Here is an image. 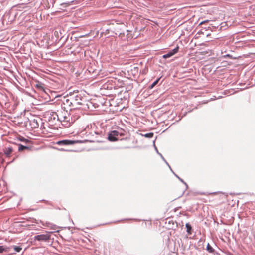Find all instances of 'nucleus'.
Listing matches in <instances>:
<instances>
[{
  "mask_svg": "<svg viewBox=\"0 0 255 255\" xmlns=\"http://www.w3.org/2000/svg\"><path fill=\"white\" fill-rule=\"evenodd\" d=\"M124 134L119 130H113L108 134V139L110 141L114 142L119 140V136H122Z\"/></svg>",
  "mask_w": 255,
  "mask_h": 255,
  "instance_id": "obj_1",
  "label": "nucleus"
},
{
  "mask_svg": "<svg viewBox=\"0 0 255 255\" xmlns=\"http://www.w3.org/2000/svg\"><path fill=\"white\" fill-rule=\"evenodd\" d=\"M58 118L59 120L64 122L72 123L70 120V115L67 112H61L58 115Z\"/></svg>",
  "mask_w": 255,
  "mask_h": 255,
  "instance_id": "obj_2",
  "label": "nucleus"
},
{
  "mask_svg": "<svg viewBox=\"0 0 255 255\" xmlns=\"http://www.w3.org/2000/svg\"><path fill=\"white\" fill-rule=\"evenodd\" d=\"M35 240L39 241H47L50 238V235L49 234H41L36 236Z\"/></svg>",
  "mask_w": 255,
  "mask_h": 255,
  "instance_id": "obj_3",
  "label": "nucleus"
},
{
  "mask_svg": "<svg viewBox=\"0 0 255 255\" xmlns=\"http://www.w3.org/2000/svg\"><path fill=\"white\" fill-rule=\"evenodd\" d=\"M179 50V47H176L175 49H173L171 51L169 52L167 54H165L163 56V58L164 59H166L171 57L174 55L175 54L177 53Z\"/></svg>",
  "mask_w": 255,
  "mask_h": 255,
  "instance_id": "obj_4",
  "label": "nucleus"
},
{
  "mask_svg": "<svg viewBox=\"0 0 255 255\" xmlns=\"http://www.w3.org/2000/svg\"><path fill=\"white\" fill-rule=\"evenodd\" d=\"M75 143L74 141L69 140H63L59 141L57 142L58 145H72Z\"/></svg>",
  "mask_w": 255,
  "mask_h": 255,
  "instance_id": "obj_5",
  "label": "nucleus"
},
{
  "mask_svg": "<svg viewBox=\"0 0 255 255\" xmlns=\"http://www.w3.org/2000/svg\"><path fill=\"white\" fill-rule=\"evenodd\" d=\"M13 150L12 147H5L4 149V153L6 155V157H9L11 156V153H12Z\"/></svg>",
  "mask_w": 255,
  "mask_h": 255,
  "instance_id": "obj_6",
  "label": "nucleus"
},
{
  "mask_svg": "<svg viewBox=\"0 0 255 255\" xmlns=\"http://www.w3.org/2000/svg\"><path fill=\"white\" fill-rule=\"evenodd\" d=\"M186 227L187 228V232H188V233H189V234H191V231L192 230V227L191 226V225L187 223L186 224Z\"/></svg>",
  "mask_w": 255,
  "mask_h": 255,
  "instance_id": "obj_7",
  "label": "nucleus"
},
{
  "mask_svg": "<svg viewBox=\"0 0 255 255\" xmlns=\"http://www.w3.org/2000/svg\"><path fill=\"white\" fill-rule=\"evenodd\" d=\"M160 78L157 79L155 81H154L149 87L150 89H152L157 83L159 82Z\"/></svg>",
  "mask_w": 255,
  "mask_h": 255,
  "instance_id": "obj_8",
  "label": "nucleus"
},
{
  "mask_svg": "<svg viewBox=\"0 0 255 255\" xmlns=\"http://www.w3.org/2000/svg\"><path fill=\"white\" fill-rule=\"evenodd\" d=\"M206 249L210 253H212L214 251L213 249L212 248V247L210 246V245L209 244H207Z\"/></svg>",
  "mask_w": 255,
  "mask_h": 255,
  "instance_id": "obj_9",
  "label": "nucleus"
},
{
  "mask_svg": "<svg viewBox=\"0 0 255 255\" xmlns=\"http://www.w3.org/2000/svg\"><path fill=\"white\" fill-rule=\"evenodd\" d=\"M28 147H27V146H23V145H22L21 144H19L18 150H19V151H22L23 150H24L25 149H28Z\"/></svg>",
  "mask_w": 255,
  "mask_h": 255,
  "instance_id": "obj_10",
  "label": "nucleus"
},
{
  "mask_svg": "<svg viewBox=\"0 0 255 255\" xmlns=\"http://www.w3.org/2000/svg\"><path fill=\"white\" fill-rule=\"evenodd\" d=\"M31 124L33 126V127L34 128H38V124L36 121H35V120H33V121H31Z\"/></svg>",
  "mask_w": 255,
  "mask_h": 255,
  "instance_id": "obj_11",
  "label": "nucleus"
},
{
  "mask_svg": "<svg viewBox=\"0 0 255 255\" xmlns=\"http://www.w3.org/2000/svg\"><path fill=\"white\" fill-rule=\"evenodd\" d=\"M73 2V1H71V2L63 3L61 4V5H65V7H66V6L70 5L71 3H72Z\"/></svg>",
  "mask_w": 255,
  "mask_h": 255,
  "instance_id": "obj_12",
  "label": "nucleus"
},
{
  "mask_svg": "<svg viewBox=\"0 0 255 255\" xmlns=\"http://www.w3.org/2000/svg\"><path fill=\"white\" fill-rule=\"evenodd\" d=\"M4 251H6L5 248L2 246H0V253H1Z\"/></svg>",
  "mask_w": 255,
  "mask_h": 255,
  "instance_id": "obj_13",
  "label": "nucleus"
},
{
  "mask_svg": "<svg viewBox=\"0 0 255 255\" xmlns=\"http://www.w3.org/2000/svg\"><path fill=\"white\" fill-rule=\"evenodd\" d=\"M21 248L20 247H14V250L17 252H19L21 250Z\"/></svg>",
  "mask_w": 255,
  "mask_h": 255,
  "instance_id": "obj_14",
  "label": "nucleus"
},
{
  "mask_svg": "<svg viewBox=\"0 0 255 255\" xmlns=\"http://www.w3.org/2000/svg\"><path fill=\"white\" fill-rule=\"evenodd\" d=\"M153 134L152 133H150L146 134V136L148 137H151L153 136Z\"/></svg>",
  "mask_w": 255,
  "mask_h": 255,
  "instance_id": "obj_15",
  "label": "nucleus"
},
{
  "mask_svg": "<svg viewBox=\"0 0 255 255\" xmlns=\"http://www.w3.org/2000/svg\"><path fill=\"white\" fill-rule=\"evenodd\" d=\"M20 140L21 141L26 142L28 141L27 139H26L24 138L23 137H22L21 138H20Z\"/></svg>",
  "mask_w": 255,
  "mask_h": 255,
  "instance_id": "obj_16",
  "label": "nucleus"
},
{
  "mask_svg": "<svg viewBox=\"0 0 255 255\" xmlns=\"http://www.w3.org/2000/svg\"><path fill=\"white\" fill-rule=\"evenodd\" d=\"M219 193H220L219 192H213V193H211L210 194H211V195H216V194H219Z\"/></svg>",
  "mask_w": 255,
  "mask_h": 255,
  "instance_id": "obj_17",
  "label": "nucleus"
},
{
  "mask_svg": "<svg viewBox=\"0 0 255 255\" xmlns=\"http://www.w3.org/2000/svg\"><path fill=\"white\" fill-rule=\"evenodd\" d=\"M89 42L88 41V43H87V44H85V45H84V46H88V44H89Z\"/></svg>",
  "mask_w": 255,
  "mask_h": 255,
  "instance_id": "obj_18",
  "label": "nucleus"
},
{
  "mask_svg": "<svg viewBox=\"0 0 255 255\" xmlns=\"http://www.w3.org/2000/svg\"><path fill=\"white\" fill-rule=\"evenodd\" d=\"M1 187V184H0V187Z\"/></svg>",
  "mask_w": 255,
  "mask_h": 255,
  "instance_id": "obj_19",
  "label": "nucleus"
}]
</instances>
